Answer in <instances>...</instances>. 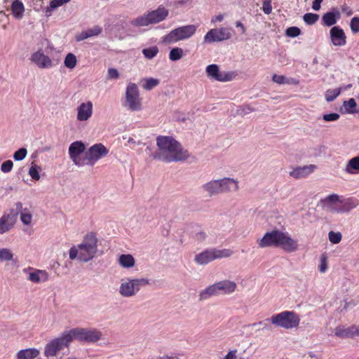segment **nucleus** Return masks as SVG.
<instances>
[{"mask_svg": "<svg viewBox=\"0 0 359 359\" xmlns=\"http://www.w3.org/2000/svg\"><path fill=\"white\" fill-rule=\"evenodd\" d=\"M29 175L34 180H39L40 179V175L38 170V168L35 165H32L29 170Z\"/></svg>", "mask_w": 359, "mask_h": 359, "instance_id": "nucleus-48", "label": "nucleus"}, {"mask_svg": "<svg viewBox=\"0 0 359 359\" xmlns=\"http://www.w3.org/2000/svg\"><path fill=\"white\" fill-rule=\"evenodd\" d=\"M323 208L332 213L348 212L358 205L355 199L347 198L342 201H339V196L336 194H330L320 200Z\"/></svg>", "mask_w": 359, "mask_h": 359, "instance_id": "nucleus-4", "label": "nucleus"}, {"mask_svg": "<svg viewBox=\"0 0 359 359\" xmlns=\"http://www.w3.org/2000/svg\"><path fill=\"white\" fill-rule=\"evenodd\" d=\"M332 44L336 46H343L346 43V36L344 30L338 26H334L330 31Z\"/></svg>", "mask_w": 359, "mask_h": 359, "instance_id": "nucleus-19", "label": "nucleus"}, {"mask_svg": "<svg viewBox=\"0 0 359 359\" xmlns=\"http://www.w3.org/2000/svg\"><path fill=\"white\" fill-rule=\"evenodd\" d=\"M30 60L41 69L50 68L53 66L50 58L39 50L34 53L32 55Z\"/></svg>", "mask_w": 359, "mask_h": 359, "instance_id": "nucleus-18", "label": "nucleus"}, {"mask_svg": "<svg viewBox=\"0 0 359 359\" xmlns=\"http://www.w3.org/2000/svg\"><path fill=\"white\" fill-rule=\"evenodd\" d=\"M345 170L350 174L359 173V156L351 158L346 164Z\"/></svg>", "mask_w": 359, "mask_h": 359, "instance_id": "nucleus-28", "label": "nucleus"}, {"mask_svg": "<svg viewBox=\"0 0 359 359\" xmlns=\"http://www.w3.org/2000/svg\"><path fill=\"white\" fill-rule=\"evenodd\" d=\"M320 3L313 1L312 4V8L314 11H318L320 8Z\"/></svg>", "mask_w": 359, "mask_h": 359, "instance_id": "nucleus-61", "label": "nucleus"}, {"mask_svg": "<svg viewBox=\"0 0 359 359\" xmlns=\"http://www.w3.org/2000/svg\"><path fill=\"white\" fill-rule=\"evenodd\" d=\"M158 51V48L156 46H154L147 48H144L142 50V53L145 58L148 60H151L157 55Z\"/></svg>", "mask_w": 359, "mask_h": 359, "instance_id": "nucleus-30", "label": "nucleus"}, {"mask_svg": "<svg viewBox=\"0 0 359 359\" xmlns=\"http://www.w3.org/2000/svg\"><path fill=\"white\" fill-rule=\"evenodd\" d=\"M156 145L158 149L153 154L155 159L171 163L185 161L189 157L188 151L184 150L182 145L172 137L158 136Z\"/></svg>", "mask_w": 359, "mask_h": 359, "instance_id": "nucleus-1", "label": "nucleus"}, {"mask_svg": "<svg viewBox=\"0 0 359 359\" xmlns=\"http://www.w3.org/2000/svg\"><path fill=\"white\" fill-rule=\"evenodd\" d=\"M86 39H88L86 30L81 32L76 36V41H81Z\"/></svg>", "mask_w": 359, "mask_h": 359, "instance_id": "nucleus-57", "label": "nucleus"}, {"mask_svg": "<svg viewBox=\"0 0 359 359\" xmlns=\"http://www.w3.org/2000/svg\"><path fill=\"white\" fill-rule=\"evenodd\" d=\"M13 167V163L11 160H7L4 161L1 165V170L3 172H9L11 171Z\"/></svg>", "mask_w": 359, "mask_h": 359, "instance_id": "nucleus-46", "label": "nucleus"}, {"mask_svg": "<svg viewBox=\"0 0 359 359\" xmlns=\"http://www.w3.org/2000/svg\"><path fill=\"white\" fill-rule=\"evenodd\" d=\"M340 17V12L337 8H334L332 11L327 12L323 15L322 21L325 25L330 27L334 25Z\"/></svg>", "mask_w": 359, "mask_h": 359, "instance_id": "nucleus-22", "label": "nucleus"}, {"mask_svg": "<svg viewBox=\"0 0 359 359\" xmlns=\"http://www.w3.org/2000/svg\"><path fill=\"white\" fill-rule=\"evenodd\" d=\"M129 143H135V140L133 138L130 137L128 141Z\"/></svg>", "mask_w": 359, "mask_h": 359, "instance_id": "nucleus-64", "label": "nucleus"}, {"mask_svg": "<svg viewBox=\"0 0 359 359\" xmlns=\"http://www.w3.org/2000/svg\"><path fill=\"white\" fill-rule=\"evenodd\" d=\"M315 168L314 165L297 167L290 172V175L294 178L300 179L313 172Z\"/></svg>", "mask_w": 359, "mask_h": 359, "instance_id": "nucleus-21", "label": "nucleus"}, {"mask_svg": "<svg viewBox=\"0 0 359 359\" xmlns=\"http://www.w3.org/2000/svg\"><path fill=\"white\" fill-rule=\"evenodd\" d=\"M72 341L77 339L86 343H96L102 339V333L96 328L76 327L69 330Z\"/></svg>", "mask_w": 359, "mask_h": 359, "instance_id": "nucleus-11", "label": "nucleus"}, {"mask_svg": "<svg viewBox=\"0 0 359 359\" xmlns=\"http://www.w3.org/2000/svg\"><path fill=\"white\" fill-rule=\"evenodd\" d=\"M207 237H208L207 233L204 231H202V230L199 231L198 232H196L194 236V238L199 243H202V242L205 241L206 240Z\"/></svg>", "mask_w": 359, "mask_h": 359, "instance_id": "nucleus-50", "label": "nucleus"}, {"mask_svg": "<svg viewBox=\"0 0 359 359\" xmlns=\"http://www.w3.org/2000/svg\"><path fill=\"white\" fill-rule=\"evenodd\" d=\"M301 34V30L297 27H290L285 31L286 36L289 37H297Z\"/></svg>", "mask_w": 359, "mask_h": 359, "instance_id": "nucleus-44", "label": "nucleus"}, {"mask_svg": "<svg viewBox=\"0 0 359 359\" xmlns=\"http://www.w3.org/2000/svg\"><path fill=\"white\" fill-rule=\"evenodd\" d=\"M329 240L333 244L339 243L341 240V233L339 232L330 231L328 233Z\"/></svg>", "mask_w": 359, "mask_h": 359, "instance_id": "nucleus-41", "label": "nucleus"}, {"mask_svg": "<svg viewBox=\"0 0 359 359\" xmlns=\"http://www.w3.org/2000/svg\"><path fill=\"white\" fill-rule=\"evenodd\" d=\"M341 88L327 90L325 93V99L327 102H332L335 100L340 94Z\"/></svg>", "mask_w": 359, "mask_h": 359, "instance_id": "nucleus-37", "label": "nucleus"}, {"mask_svg": "<svg viewBox=\"0 0 359 359\" xmlns=\"http://www.w3.org/2000/svg\"><path fill=\"white\" fill-rule=\"evenodd\" d=\"M270 320L271 323L276 327L287 330L297 327L300 322L299 316L294 311H289L273 315Z\"/></svg>", "mask_w": 359, "mask_h": 359, "instance_id": "nucleus-10", "label": "nucleus"}, {"mask_svg": "<svg viewBox=\"0 0 359 359\" xmlns=\"http://www.w3.org/2000/svg\"><path fill=\"white\" fill-rule=\"evenodd\" d=\"M93 114V103L90 101L81 103L77 108V119L80 121L88 120Z\"/></svg>", "mask_w": 359, "mask_h": 359, "instance_id": "nucleus-20", "label": "nucleus"}, {"mask_svg": "<svg viewBox=\"0 0 359 359\" xmlns=\"http://www.w3.org/2000/svg\"><path fill=\"white\" fill-rule=\"evenodd\" d=\"M40 354L39 349L29 348L19 351L15 355V359H34Z\"/></svg>", "mask_w": 359, "mask_h": 359, "instance_id": "nucleus-23", "label": "nucleus"}, {"mask_svg": "<svg viewBox=\"0 0 359 359\" xmlns=\"http://www.w3.org/2000/svg\"><path fill=\"white\" fill-rule=\"evenodd\" d=\"M259 247L264 248L267 247H280L286 252H292L297 250V241L288 236L287 233L279 230H273L266 232L262 238L257 241Z\"/></svg>", "mask_w": 359, "mask_h": 359, "instance_id": "nucleus-2", "label": "nucleus"}, {"mask_svg": "<svg viewBox=\"0 0 359 359\" xmlns=\"http://www.w3.org/2000/svg\"><path fill=\"white\" fill-rule=\"evenodd\" d=\"M123 106L132 111H140L142 109V99L137 86L130 82L126 90V100Z\"/></svg>", "mask_w": 359, "mask_h": 359, "instance_id": "nucleus-14", "label": "nucleus"}, {"mask_svg": "<svg viewBox=\"0 0 359 359\" xmlns=\"http://www.w3.org/2000/svg\"><path fill=\"white\" fill-rule=\"evenodd\" d=\"M236 27H239V28H241V33H242V34H245V32H246V28H245V27L244 26V25H243L241 22H240V21H237V22H236Z\"/></svg>", "mask_w": 359, "mask_h": 359, "instance_id": "nucleus-60", "label": "nucleus"}, {"mask_svg": "<svg viewBox=\"0 0 359 359\" xmlns=\"http://www.w3.org/2000/svg\"><path fill=\"white\" fill-rule=\"evenodd\" d=\"M303 19L307 25H311L318 21L319 15L316 13H308L304 14Z\"/></svg>", "mask_w": 359, "mask_h": 359, "instance_id": "nucleus-38", "label": "nucleus"}, {"mask_svg": "<svg viewBox=\"0 0 359 359\" xmlns=\"http://www.w3.org/2000/svg\"><path fill=\"white\" fill-rule=\"evenodd\" d=\"M327 269V264L325 259H322L320 265L319 266V270L320 272H325Z\"/></svg>", "mask_w": 359, "mask_h": 359, "instance_id": "nucleus-58", "label": "nucleus"}, {"mask_svg": "<svg viewBox=\"0 0 359 359\" xmlns=\"http://www.w3.org/2000/svg\"><path fill=\"white\" fill-rule=\"evenodd\" d=\"M13 225V217L7 214L0 218V234L8 231Z\"/></svg>", "mask_w": 359, "mask_h": 359, "instance_id": "nucleus-24", "label": "nucleus"}, {"mask_svg": "<svg viewBox=\"0 0 359 359\" xmlns=\"http://www.w3.org/2000/svg\"><path fill=\"white\" fill-rule=\"evenodd\" d=\"M339 114L337 113H330L327 114H324L323 116V119L327 122L335 121L339 118Z\"/></svg>", "mask_w": 359, "mask_h": 359, "instance_id": "nucleus-52", "label": "nucleus"}, {"mask_svg": "<svg viewBox=\"0 0 359 359\" xmlns=\"http://www.w3.org/2000/svg\"><path fill=\"white\" fill-rule=\"evenodd\" d=\"M169 14V11L163 5L154 11L144 13L131 21V25L135 27H145L151 24H156L164 20Z\"/></svg>", "mask_w": 359, "mask_h": 359, "instance_id": "nucleus-7", "label": "nucleus"}, {"mask_svg": "<svg viewBox=\"0 0 359 359\" xmlns=\"http://www.w3.org/2000/svg\"><path fill=\"white\" fill-rule=\"evenodd\" d=\"M85 144L81 141H76L72 143L69 147V156H79L84 152Z\"/></svg>", "mask_w": 359, "mask_h": 359, "instance_id": "nucleus-26", "label": "nucleus"}, {"mask_svg": "<svg viewBox=\"0 0 359 359\" xmlns=\"http://www.w3.org/2000/svg\"><path fill=\"white\" fill-rule=\"evenodd\" d=\"M232 254V250L229 249L217 250L216 248H211L196 255L194 262L199 265H205L217 259L229 257Z\"/></svg>", "mask_w": 359, "mask_h": 359, "instance_id": "nucleus-12", "label": "nucleus"}, {"mask_svg": "<svg viewBox=\"0 0 359 359\" xmlns=\"http://www.w3.org/2000/svg\"><path fill=\"white\" fill-rule=\"evenodd\" d=\"M224 19V15L222 14L217 15L215 16L212 20L211 22L215 23L216 22H221Z\"/></svg>", "mask_w": 359, "mask_h": 359, "instance_id": "nucleus-59", "label": "nucleus"}, {"mask_svg": "<svg viewBox=\"0 0 359 359\" xmlns=\"http://www.w3.org/2000/svg\"><path fill=\"white\" fill-rule=\"evenodd\" d=\"M119 77V72L115 68H109L107 79H117Z\"/></svg>", "mask_w": 359, "mask_h": 359, "instance_id": "nucleus-53", "label": "nucleus"}, {"mask_svg": "<svg viewBox=\"0 0 359 359\" xmlns=\"http://www.w3.org/2000/svg\"><path fill=\"white\" fill-rule=\"evenodd\" d=\"M352 334L354 336H359V327L352 326Z\"/></svg>", "mask_w": 359, "mask_h": 359, "instance_id": "nucleus-62", "label": "nucleus"}, {"mask_svg": "<svg viewBox=\"0 0 359 359\" xmlns=\"http://www.w3.org/2000/svg\"><path fill=\"white\" fill-rule=\"evenodd\" d=\"M72 342V339L69 330L65 331L60 337L50 340L46 344L43 353L44 355L48 359L55 357L59 351L63 350L65 348H69Z\"/></svg>", "mask_w": 359, "mask_h": 359, "instance_id": "nucleus-8", "label": "nucleus"}, {"mask_svg": "<svg viewBox=\"0 0 359 359\" xmlns=\"http://www.w3.org/2000/svg\"><path fill=\"white\" fill-rule=\"evenodd\" d=\"M27 154V150L25 148H20L18 151H16L13 154V158L15 161H22L23 160Z\"/></svg>", "mask_w": 359, "mask_h": 359, "instance_id": "nucleus-43", "label": "nucleus"}, {"mask_svg": "<svg viewBox=\"0 0 359 359\" xmlns=\"http://www.w3.org/2000/svg\"><path fill=\"white\" fill-rule=\"evenodd\" d=\"M149 284L147 278H125L121 280L118 289L119 294L126 298L134 297L141 289V287Z\"/></svg>", "mask_w": 359, "mask_h": 359, "instance_id": "nucleus-9", "label": "nucleus"}, {"mask_svg": "<svg viewBox=\"0 0 359 359\" xmlns=\"http://www.w3.org/2000/svg\"><path fill=\"white\" fill-rule=\"evenodd\" d=\"M183 53V50L181 48H173L170 51L169 59L171 61H177L182 57Z\"/></svg>", "mask_w": 359, "mask_h": 359, "instance_id": "nucleus-32", "label": "nucleus"}, {"mask_svg": "<svg viewBox=\"0 0 359 359\" xmlns=\"http://www.w3.org/2000/svg\"><path fill=\"white\" fill-rule=\"evenodd\" d=\"M334 334L336 336L344 338V337H353L352 334V326L344 328L341 327H337L335 329Z\"/></svg>", "mask_w": 359, "mask_h": 359, "instance_id": "nucleus-31", "label": "nucleus"}, {"mask_svg": "<svg viewBox=\"0 0 359 359\" xmlns=\"http://www.w3.org/2000/svg\"><path fill=\"white\" fill-rule=\"evenodd\" d=\"M237 349L229 351L223 359H236Z\"/></svg>", "mask_w": 359, "mask_h": 359, "instance_id": "nucleus-56", "label": "nucleus"}, {"mask_svg": "<svg viewBox=\"0 0 359 359\" xmlns=\"http://www.w3.org/2000/svg\"><path fill=\"white\" fill-rule=\"evenodd\" d=\"M236 287L237 285L234 281L223 280L216 282L201 290L198 294V298L200 301H204L213 296L229 294L235 292Z\"/></svg>", "mask_w": 359, "mask_h": 359, "instance_id": "nucleus-5", "label": "nucleus"}, {"mask_svg": "<svg viewBox=\"0 0 359 359\" xmlns=\"http://www.w3.org/2000/svg\"><path fill=\"white\" fill-rule=\"evenodd\" d=\"M11 11L15 18L21 19L23 17L25 11L23 4L19 0L13 1L11 4Z\"/></svg>", "mask_w": 359, "mask_h": 359, "instance_id": "nucleus-25", "label": "nucleus"}, {"mask_svg": "<svg viewBox=\"0 0 359 359\" xmlns=\"http://www.w3.org/2000/svg\"><path fill=\"white\" fill-rule=\"evenodd\" d=\"M13 258V254L11 251L8 248H1L0 249V260L2 262L4 261H11Z\"/></svg>", "mask_w": 359, "mask_h": 359, "instance_id": "nucleus-39", "label": "nucleus"}, {"mask_svg": "<svg viewBox=\"0 0 359 359\" xmlns=\"http://www.w3.org/2000/svg\"><path fill=\"white\" fill-rule=\"evenodd\" d=\"M196 29L197 26L195 25L179 27L166 34L163 37V41L166 43H173L189 39L196 33Z\"/></svg>", "mask_w": 359, "mask_h": 359, "instance_id": "nucleus-13", "label": "nucleus"}, {"mask_svg": "<svg viewBox=\"0 0 359 359\" xmlns=\"http://www.w3.org/2000/svg\"><path fill=\"white\" fill-rule=\"evenodd\" d=\"M350 27L353 33L359 32V17H353L351 20Z\"/></svg>", "mask_w": 359, "mask_h": 359, "instance_id": "nucleus-47", "label": "nucleus"}, {"mask_svg": "<svg viewBox=\"0 0 359 359\" xmlns=\"http://www.w3.org/2000/svg\"><path fill=\"white\" fill-rule=\"evenodd\" d=\"M28 279L33 283H39L41 281L47 280L48 274L45 271L38 270L30 273Z\"/></svg>", "mask_w": 359, "mask_h": 359, "instance_id": "nucleus-27", "label": "nucleus"}, {"mask_svg": "<svg viewBox=\"0 0 359 359\" xmlns=\"http://www.w3.org/2000/svg\"><path fill=\"white\" fill-rule=\"evenodd\" d=\"M203 189L212 196L221 193L237 191L238 189L237 181L231 178H223L211 180L202 187Z\"/></svg>", "mask_w": 359, "mask_h": 359, "instance_id": "nucleus-6", "label": "nucleus"}, {"mask_svg": "<svg viewBox=\"0 0 359 359\" xmlns=\"http://www.w3.org/2000/svg\"><path fill=\"white\" fill-rule=\"evenodd\" d=\"M32 217V215L29 212H25L22 211L20 212V219L22 222L25 225H28L31 223Z\"/></svg>", "mask_w": 359, "mask_h": 359, "instance_id": "nucleus-49", "label": "nucleus"}, {"mask_svg": "<svg viewBox=\"0 0 359 359\" xmlns=\"http://www.w3.org/2000/svg\"><path fill=\"white\" fill-rule=\"evenodd\" d=\"M271 2V0H264L262 4V11L266 15H269L270 13H271L272 11V6Z\"/></svg>", "mask_w": 359, "mask_h": 359, "instance_id": "nucleus-51", "label": "nucleus"}, {"mask_svg": "<svg viewBox=\"0 0 359 359\" xmlns=\"http://www.w3.org/2000/svg\"><path fill=\"white\" fill-rule=\"evenodd\" d=\"M272 81L278 84L285 83H297L294 79H291V81L289 79L283 75L274 74L272 77Z\"/></svg>", "mask_w": 359, "mask_h": 359, "instance_id": "nucleus-33", "label": "nucleus"}, {"mask_svg": "<svg viewBox=\"0 0 359 359\" xmlns=\"http://www.w3.org/2000/svg\"><path fill=\"white\" fill-rule=\"evenodd\" d=\"M255 111V109L254 108H252L249 105L241 107L240 109H238V111H240V114L242 116H245Z\"/></svg>", "mask_w": 359, "mask_h": 359, "instance_id": "nucleus-54", "label": "nucleus"}, {"mask_svg": "<svg viewBox=\"0 0 359 359\" xmlns=\"http://www.w3.org/2000/svg\"><path fill=\"white\" fill-rule=\"evenodd\" d=\"M206 74L210 79L221 82L231 81L235 77L234 72H220L218 65L215 64L207 66Z\"/></svg>", "mask_w": 359, "mask_h": 359, "instance_id": "nucleus-16", "label": "nucleus"}, {"mask_svg": "<svg viewBox=\"0 0 359 359\" xmlns=\"http://www.w3.org/2000/svg\"><path fill=\"white\" fill-rule=\"evenodd\" d=\"M269 321H271L270 318L265 319L264 320L259 321L258 323H252L251 326L252 327H259L257 330H271V326L269 324Z\"/></svg>", "mask_w": 359, "mask_h": 359, "instance_id": "nucleus-40", "label": "nucleus"}, {"mask_svg": "<svg viewBox=\"0 0 359 359\" xmlns=\"http://www.w3.org/2000/svg\"><path fill=\"white\" fill-rule=\"evenodd\" d=\"M158 359H179V358L176 355H163L160 357Z\"/></svg>", "mask_w": 359, "mask_h": 359, "instance_id": "nucleus-63", "label": "nucleus"}, {"mask_svg": "<svg viewBox=\"0 0 359 359\" xmlns=\"http://www.w3.org/2000/svg\"><path fill=\"white\" fill-rule=\"evenodd\" d=\"M62 4V0H52L50 3V8H48V10L55 9L61 6Z\"/></svg>", "mask_w": 359, "mask_h": 359, "instance_id": "nucleus-55", "label": "nucleus"}, {"mask_svg": "<svg viewBox=\"0 0 359 359\" xmlns=\"http://www.w3.org/2000/svg\"><path fill=\"white\" fill-rule=\"evenodd\" d=\"M231 34L226 28L212 29L204 36L205 43L222 41L230 39Z\"/></svg>", "mask_w": 359, "mask_h": 359, "instance_id": "nucleus-17", "label": "nucleus"}, {"mask_svg": "<svg viewBox=\"0 0 359 359\" xmlns=\"http://www.w3.org/2000/svg\"><path fill=\"white\" fill-rule=\"evenodd\" d=\"M144 81L145 82L143 84V88L146 90H151V89L157 86L160 83V81L158 79L154 78H148L146 79Z\"/></svg>", "mask_w": 359, "mask_h": 359, "instance_id": "nucleus-36", "label": "nucleus"}, {"mask_svg": "<svg viewBox=\"0 0 359 359\" xmlns=\"http://www.w3.org/2000/svg\"><path fill=\"white\" fill-rule=\"evenodd\" d=\"M344 107H345L346 111L348 114H354V113L358 112V111L355 110L357 104H356L355 100L353 98H350L348 101H344Z\"/></svg>", "mask_w": 359, "mask_h": 359, "instance_id": "nucleus-34", "label": "nucleus"}, {"mask_svg": "<svg viewBox=\"0 0 359 359\" xmlns=\"http://www.w3.org/2000/svg\"><path fill=\"white\" fill-rule=\"evenodd\" d=\"M85 153L88 165H93L98 160L106 156L109 150L104 144L97 143L91 146Z\"/></svg>", "mask_w": 359, "mask_h": 359, "instance_id": "nucleus-15", "label": "nucleus"}, {"mask_svg": "<svg viewBox=\"0 0 359 359\" xmlns=\"http://www.w3.org/2000/svg\"><path fill=\"white\" fill-rule=\"evenodd\" d=\"M97 251V239L93 233H88L83 242L77 247L69 250V259H78L80 262H88L93 259Z\"/></svg>", "mask_w": 359, "mask_h": 359, "instance_id": "nucleus-3", "label": "nucleus"}, {"mask_svg": "<svg viewBox=\"0 0 359 359\" xmlns=\"http://www.w3.org/2000/svg\"><path fill=\"white\" fill-rule=\"evenodd\" d=\"M86 32H87L88 37L90 38L93 36H96L100 35L102 32V28L99 25H96L92 28L86 29Z\"/></svg>", "mask_w": 359, "mask_h": 359, "instance_id": "nucleus-42", "label": "nucleus"}, {"mask_svg": "<svg viewBox=\"0 0 359 359\" xmlns=\"http://www.w3.org/2000/svg\"><path fill=\"white\" fill-rule=\"evenodd\" d=\"M76 57L73 53H68L65 58V65L67 68L73 69L76 65Z\"/></svg>", "mask_w": 359, "mask_h": 359, "instance_id": "nucleus-35", "label": "nucleus"}, {"mask_svg": "<svg viewBox=\"0 0 359 359\" xmlns=\"http://www.w3.org/2000/svg\"><path fill=\"white\" fill-rule=\"evenodd\" d=\"M74 163L78 166H83L88 165L87 161L86 160V156L83 158H81L79 156H69Z\"/></svg>", "mask_w": 359, "mask_h": 359, "instance_id": "nucleus-45", "label": "nucleus"}, {"mask_svg": "<svg viewBox=\"0 0 359 359\" xmlns=\"http://www.w3.org/2000/svg\"><path fill=\"white\" fill-rule=\"evenodd\" d=\"M118 263L123 268H131L134 266L135 261L131 255L123 254L119 257Z\"/></svg>", "mask_w": 359, "mask_h": 359, "instance_id": "nucleus-29", "label": "nucleus"}]
</instances>
